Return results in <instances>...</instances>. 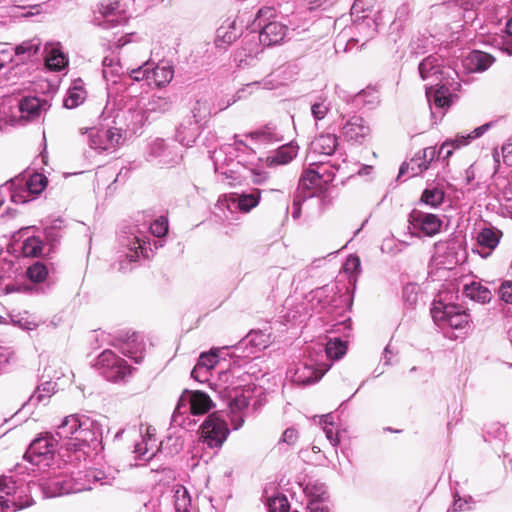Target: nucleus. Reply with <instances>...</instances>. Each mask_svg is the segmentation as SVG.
Masks as SVG:
<instances>
[{
  "mask_svg": "<svg viewBox=\"0 0 512 512\" xmlns=\"http://www.w3.org/2000/svg\"><path fill=\"white\" fill-rule=\"evenodd\" d=\"M42 241L38 237H28L22 245V253L26 257H37L42 252Z\"/></svg>",
  "mask_w": 512,
  "mask_h": 512,
  "instance_id": "52",
  "label": "nucleus"
},
{
  "mask_svg": "<svg viewBox=\"0 0 512 512\" xmlns=\"http://www.w3.org/2000/svg\"><path fill=\"white\" fill-rule=\"evenodd\" d=\"M147 244L148 236L144 232L140 230L131 232L130 236L123 242V246L127 251L124 258L119 260L118 270L122 272L130 271L132 263L138 261L141 256L147 257L149 250Z\"/></svg>",
  "mask_w": 512,
  "mask_h": 512,
  "instance_id": "9",
  "label": "nucleus"
},
{
  "mask_svg": "<svg viewBox=\"0 0 512 512\" xmlns=\"http://www.w3.org/2000/svg\"><path fill=\"white\" fill-rule=\"evenodd\" d=\"M298 431L295 428H287L283 434L281 439L279 440L280 443H285L289 446L294 445L298 440Z\"/></svg>",
  "mask_w": 512,
  "mask_h": 512,
  "instance_id": "62",
  "label": "nucleus"
},
{
  "mask_svg": "<svg viewBox=\"0 0 512 512\" xmlns=\"http://www.w3.org/2000/svg\"><path fill=\"white\" fill-rule=\"evenodd\" d=\"M150 64L148 62L144 63L142 66H139L138 68L132 69L130 71V77L134 81H141L144 79H147L150 81Z\"/></svg>",
  "mask_w": 512,
  "mask_h": 512,
  "instance_id": "60",
  "label": "nucleus"
},
{
  "mask_svg": "<svg viewBox=\"0 0 512 512\" xmlns=\"http://www.w3.org/2000/svg\"><path fill=\"white\" fill-rule=\"evenodd\" d=\"M229 433L226 421L217 413L210 414L201 425V439L209 448H220Z\"/></svg>",
  "mask_w": 512,
  "mask_h": 512,
  "instance_id": "11",
  "label": "nucleus"
},
{
  "mask_svg": "<svg viewBox=\"0 0 512 512\" xmlns=\"http://www.w3.org/2000/svg\"><path fill=\"white\" fill-rule=\"evenodd\" d=\"M248 137L251 138L256 144L270 145L282 142L284 140L281 129L273 123H268L265 126L251 132Z\"/></svg>",
  "mask_w": 512,
  "mask_h": 512,
  "instance_id": "23",
  "label": "nucleus"
},
{
  "mask_svg": "<svg viewBox=\"0 0 512 512\" xmlns=\"http://www.w3.org/2000/svg\"><path fill=\"white\" fill-rule=\"evenodd\" d=\"M408 223L412 236L433 237L441 231L443 219L439 215L413 209L409 214Z\"/></svg>",
  "mask_w": 512,
  "mask_h": 512,
  "instance_id": "7",
  "label": "nucleus"
},
{
  "mask_svg": "<svg viewBox=\"0 0 512 512\" xmlns=\"http://www.w3.org/2000/svg\"><path fill=\"white\" fill-rule=\"evenodd\" d=\"M501 232L495 228H483L477 235V242L482 248L493 250L497 247Z\"/></svg>",
  "mask_w": 512,
  "mask_h": 512,
  "instance_id": "45",
  "label": "nucleus"
},
{
  "mask_svg": "<svg viewBox=\"0 0 512 512\" xmlns=\"http://www.w3.org/2000/svg\"><path fill=\"white\" fill-rule=\"evenodd\" d=\"M150 81L157 87H163L171 82L174 77V69L168 63L160 62L150 70Z\"/></svg>",
  "mask_w": 512,
  "mask_h": 512,
  "instance_id": "37",
  "label": "nucleus"
},
{
  "mask_svg": "<svg viewBox=\"0 0 512 512\" xmlns=\"http://www.w3.org/2000/svg\"><path fill=\"white\" fill-rule=\"evenodd\" d=\"M56 435L60 439L67 440L65 450L74 453V457L67 455V461L73 462L84 457L86 447L101 442L102 427L100 423L87 415L71 414L63 418L57 427Z\"/></svg>",
  "mask_w": 512,
  "mask_h": 512,
  "instance_id": "2",
  "label": "nucleus"
},
{
  "mask_svg": "<svg viewBox=\"0 0 512 512\" xmlns=\"http://www.w3.org/2000/svg\"><path fill=\"white\" fill-rule=\"evenodd\" d=\"M489 128L488 124L479 126L475 128L472 132L467 134H457L454 138L448 139L441 145V152H443L448 147H453L455 149H459L463 146L468 145L472 140L479 138L482 136L487 129Z\"/></svg>",
  "mask_w": 512,
  "mask_h": 512,
  "instance_id": "30",
  "label": "nucleus"
},
{
  "mask_svg": "<svg viewBox=\"0 0 512 512\" xmlns=\"http://www.w3.org/2000/svg\"><path fill=\"white\" fill-rule=\"evenodd\" d=\"M500 299L512 304V281H505L499 288Z\"/></svg>",
  "mask_w": 512,
  "mask_h": 512,
  "instance_id": "63",
  "label": "nucleus"
},
{
  "mask_svg": "<svg viewBox=\"0 0 512 512\" xmlns=\"http://www.w3.org/2000/svg\"><path fill=\"white\" fill-rule=\"evenodd\" d=\"M157 450L150 448L149 443L145 438H142V442L135 445L134 453H136L141 460H150L153 458Z\"/></svg>",
  "mask_w": 512,
  "mask_h": 512,
  "instance_id": "58",
  "label": "nucleus"
},
{
  "mask_svg": "<svg viewBox=\"0 0 512 512\" xmlns=\"http://www.w3.org/2000/svg\"><path fill=\"white\" fill-rule=\"evenodd\" d=\"M218 363V356L215 353H202L198 359L197 364L193 368V374L197 377H201L199 372H209Z\"/></svg>",
  "mask_w": 512,
  "mask_h": 512,
  "instance_id": "48",
  "label": "nucleus"
},
{
  "mask_svg": "<svg viewBox=\"0 0 512 512\" xmlns=\"http://www.w3.org/2000/svg\"><path fill=\"white\" fill-rule=\"evenodd\" d=\"M211 109L207 100L198 99L193 104L190 114L186 117L197 120V122L203 126H206V123L210 117Z\"/></svg>",
  "mask_w": 512,
  "mask_h": 512,
  "instance_id": "44",
  "label": "nucleus"
},
{
  "mask_svg": "<svg viewBox=\"0 0 512 512\" xmlns=\"http://www.w3.org/2000/svg\"><path fill=\"white\" fill-rule=\"evenodd\" d=\"M268 508L270 512H288L289 502L284 495H277L268 500Z\"/></svg>",
  "mask_w": 512,
  "mask_h": 512,
  "instance_id": "57",
  "label": "nucleus"
},
{
  "mask_svg": "<svg viewBox=\"0 0 512 512\" xmlns=\"http://www.w3.org/2000/svg\"><path fill=\"white\" fill-rule=\"evenodd\" d=\"M494 58L485 52L474 50L465 58V66L472 72H482L488 69Z\"/></svg>",
  "mask_w": 512,
  "mask_h": 512,
  "instance_id": "32",
  "label": "nucleus"
},
{
  "mask_svg": "<svg viewBox=\"0 0 512 512\" xmlns=\"http://www.w3.org/2000/svg\"><path fill=\"white\" fill-rule=\"evenodd\" d=\"M419 290V286L414 283H409L403 288V300L408 307L412 308L417 304Z\"/></svg>",
  "mask_w": 512,
  "mask_h": 512,
  "instance_id": "56",
  "label": "nucleus"
},
{
  "mask_svg": "<svg viewBox=\"0 0 512 512\" xmlns=\"http://www.w3.org/2000/svg\"><path fill=\"white\" fill-rule=\"evenodd\" d=\"M422 80H431L426 86V96L430 104L431 117L440 120L453 102L456 92L460 89L458 73L439 63L436 56L430 55L423 59L418 66Z\"/></svg>",
  "mask_w": 512,
  "mask_h": 512,
  "instance_id": "1",
  "label": "nucleus"
},
{
  "mask_svg": "<svg viewBox=\"0 0 512 512\" xmlns=\"http://www.w3.org/2000/svg\"><path fill=\"white\" fill-rule=\"evenodd\" d=\"M172 492L175 512H190L191 496L187 489L182 485H175Z\"/></svg>",
  "mask_w": 512,
  "mask_h": 512,
  "instance_id": "41",
  "label": "nucleus"
},
{
  "mask_svg": "<svg viewBox=\"0 0 512 512\" xmlns=\"http://www.w3.org/2000/svg\"><path fill=\"white\" fill-rule=\"evenodd\" d=\"M26 274L31 281L40 283L46 279L48 269L43 263L36 262L27 269Z\"/></svg>",
  "mask_w": 512,
  "mask_h": 512,
  "instance_id": "54",
  "label": "nucleus"
},
{
  "mask_svg": "<svg viewBox=\"0 0 512 512\" xmlns=\"http://www.w3.org/2000/svg\"><path fill=\"white\" fill-rule=\"evenodd\" d=\"M172 107V100L166 96H151L144 104L143 111H131L128 114L131 123L128 125L133 132L141 128L147 120L146 114H163L168 112Z\"/></svg>",
  "mask_w": 512,
  "mask_h": 512,
  "instance_id": "15",
  "label": "nucleus"
},
{
  "mask_svg": "<svg viewBox=\"0 0 512 512\" xmlns=\"http://www.w3.org/2000/svg\"><path fill=\"white\" fill-rule=\"evenodd\" d=\"M118 348L123 355L134 359L135 363H140L142 361V356L138 355V353H141L142 351V343L138 341L134 334L126 341L119 343Z\"/></svg>",
  "mask_w": 512,
  "mask_h": 512,
  "instance_id": "42",
  "label": "nucleus"
},
{
  "mask_svg": "<svg viewBox=\"0 0 512 512\" xmlns=\"http://www.w3.org/2000/svg\"><path fill=\"white\" fill-rule=\"evenodd\" d=\"M434 45L433 36L427 32L414 34L409 43L410 53L420 55L428 52Z\"/></svg>",
  "mask_w": 512,
  "mask_h": 512,
  "instance_id": "39",
  "label": "nucleus"
},
{
  "mask_svg": "<svg viewBox=\"0 0 512 512\" xmlns=\"http://www.w3.org/2000/svg\"><path fill=\"white\" fill-rule=\"evenodd\" d=\"M102 66L103 77L108 81L116 82L115 78L125 73L116 56H106L102 61Z\"/></svg>",
  "mask_w": 512,
  "mask_h": 512,
  "instance_id": "43",
  "label": "nucleus"
},
{
  "mask_svg": "<svg viewBox=\"0 0 512 512\" xmlns=\"http://www.w3.org/2000/svg\"><path fill=\"white\" fill-rule=\"evenodd\" d=\"M444 200V192L439 188L425 189L421 201L431 207H438Z\"/></svg>",
  "mask_w": 512,
  "mask_h": 512,
  "instance_id": "51",
  "label": "nucleus"
},
{
  "mask_svg": "<svg viewBox=\"0 0 512 512\" xmlns=\"http://www.w3.org/2000/svg\"><path fill=\"white\" fill-rule=\"evenodd\" d=\"M360 259L357 256H349L344 264V271L350 274L358 272L360 269Z\"/></svg>",
  "mask_w": 512,
  "mask_h": 512,
  "instance_id": "64",
  "label": "nucleus"
},
{
  "mask_svg": "<svg viewBox=\"0 0 512 512\" xmlns=\"http://www.w3.org/2000/svg\"><path fill=\"white\" fill-rule=\"evenodd\" d=\"M45 61L47 67L54 71H60L68 64V59L63 53L60 43H48L45 45Z\"/></svg>",
  "mask_w": 512,
  "mask_h": 512,
  "instance_id": "27",
  "label": "nucleus"
},
{
  "mask_svg": "<svg viewBox=\"0 0 512 512\" xmlns=\"http://www.w3.org/2000/svg\"><path fill=\"white\" fill-rule=\"evenodd\" d=\"M254 392L255 388L251 386L224 387L220 390V394L228 404L229 416L234 430L239 429L244 424L246 411Z\"/></svg>",
  "mask_w": 512,
  "mask_h": 512,
  "instance_id": "5",
  "label": "nucleus"
},
{
  "mask_svg": "<svg viewBox=\"0 0 512 512\" xmlns=\"http://www.w3.org/2000/svg\"><path fill=\"white\" fill-rule=\"evenodd\" d=\"M331 365L319 364L314 359L309 358L299 362L294 369L289 370L291 380L301 386L310 385L318 382L329 370Z\"/></svg>",
  "mask_w": 512,
  "mask_h": 512,
  "instance_id": "12",
  "label": "nucleus"
},
{
  "mask_svg": "<svg viewBox=\"0 0 512 512\" xmlns=\"http://www.w3.org/2000/svg\"><path fill=\"white\" fill-rule=\"evenodd\" d=\"M383 24V11L377 10L373 14L361 16V21L355 20V27L359 31H366L367 38L373 37Z\"/></svg>",
  "mask_w": 512,
  "mask_h": 512,
  "instance_id": "29",
  "label": "nucleus"
},
{
  "mask_svg": "<svg viewBox=\"0 0 512 512\" xmlns=\"http://www.w3.org/2000/svg\"><path fill=\"white\" fill-rule=\"evenodd\" d=\"M205 126L197 120L184 117L176 129V139L184 146L191 147Z\"/></svg>",
  "mask_w": 512,
  "mask_h": 512,
  "instance_id": "21",
  "label": "nucleus"
},
{
  "mask_svg": "<svg viewBox=\"0 0 512 512\" xmlns=\"http://www.w3.org/2000/svg\"><path fill=\"white\" fill-rule=\"evenodd\" d=\"M12 186V202L23 204L33 196L40 194L46 187L47 180L42 174H33L27 180L15 178L10 181Z\"/></svg>",
  "mask_w": 512,
  "mask_h": 512,
  "instance_id": "10",
  "label": "nucleus"
},
{
  "mask_svg": "<svg viewBox=\"0 0 512 512\" xmlns=\"http://www.w3.org/2000/svg\"><path fill=\"white\" fill-rule=\"evenodd\" d=\"M333 177L334 175L328 173L326 165H316L315 163H311L310 167L300 178L297 190L303 193H315L314 189L321 188L323 183L327 184L333 180Z\"/></svg>",
  "mask_w": 512,
  "mask_h": 512,
  "instance_id": "18",
  "label": "nucleus"
},
{
  "mask_svg": "<svg viewBox=\"0 0 512 512\" xmlns=\"http://www.w3.org/2000/svg\"><path fill=\"white\" fill-rule=\"evenodd\" d=\"M314 197V192L303 193L301 191H296L293 203H292V217L294 220H298L301 216V207L304 202Z\"/></svg>",
  "mask_w": 512,
  "mask_h": 512,
  "instance_id": "55",
  "label": "nucleus"
},
{
  "mask_svg": "<svg viewBox=\"0 0 512 512\" xmlns=\"http://www.w3.org/2000/svg\"><path fill=\"white\" fill-rule=\"evenodd\" d=\"M95 365L107 380L113 382L124 380L132 372L127 362L112 350L103 351L98 356Z\"/></svg>",
  "mask_w": 512,
  "mask_h": 512,
  "instance_id": "8",
  "label": "nucleus"
},
{
  "mask_svg": "<svg viewBox=\"0 0 512 512\" xmlns=\"http://www.w3.org/2000/svg\"><path fill=\"white\" fill-rule=\"evenodd\" d=\"M40 486L46 497L50 498L83 492L85 489L80 482H73V478L65 474L49 476L41 481Z\"/></svg>",
  "mask_w": 512,
  "mask_h": 512,
  "instance_id": "16",
  "label": "nucleus"
},
{
  "mask_svg": "<svg viewBox=\"0 0 512 512\" xmlns=\"http://www.w3.org/2000/svg\"><path fill=\"white\" fill-rule=\"evenodd\" d=\"M86 98V91L82 86L81 80H76L72 87L67 91V96L64 99V106L68 109L78 107L84 102Z\"/></svg>",
  "mask_w": 512,
  "mask_h": 512,
  "instance_id": "40",
  "label": "nucleus"
},
{
  "mask_svg": "<svg viewBox=\"0 0 512 512\" xmlns=\"http://www.w3.org/2000/svg\"><path fill=\"white\" fill-rule=\"evenodd\" d=\"M305 496L309 502L317 501L322 502L326 495V486L324 483L315 479H308L303 483H299Z\"/></svg>",
  "mask_w": 512,
  "mask_h": 512,
  "instance_id": "38",
  "label": "nucleus"
},
{
  "mask_svg": "<svg viewBox=\"0 0 512 512\" xmlns=\"http://www.w3.org/2000/svg\"><path fill=\"white\" fill-rule=\"evenodd\" d=\"M41 42L39 39H32L24 41L17 45L15 48H11L9 52H14V55L21 57V60L28 59L36 55L40 49Z\"/></svg>",
  "mask_w": 512,
  "mask_h": 512,
  "instance_id": "46",
  "label": "nucleus"
},
{
  "mask_svg": "<svg viewBox=\"0 0 512 512\" xmlns=\"http://www.w3.org/2000/svg\"><path fill=\"white\" fill-rule=\"evenodd\" d=\"M431 314L436 322H442L454 329H465L470 321V316L465 311L460 310L455 305H435L431 309Z\"/></svg>",
  "mask_w": 512,
  "mask_h": 512,
  "instance_id": "17",
  "label": "nucleus"
},
{
  "mask_svg": "<svg viewBox=\"0 0 512 512\" xmlns=\"http://www.w3.org/2000/svg\"><path fill=\"white\" fill-rule=\"evenodd\" d=\"M150 232L156 237H163L168 232V220L166 217L156 219L149 226Z\"/></svg>",
  "mask_w": 512,
  "mask_h": 512,
  "instance_id": "59",
  "label": "nucleus"
},
{
  "mask_svg": "<svg viewBox=\"0 0 512 512\" xmlns=\"http://www.w3.org/2000/svg\"><path fill=\"white\" fill-rule=\"evenodd\" d=\"M0 512H16L34 504L30 484L14 474L0 476Z\"/></svg>",
  "mask_w": 512,
  "mask_h": 512,
  "instance_id": "4",
  "label": "nucleus"
},
{
  "mask_svg": "<svg viewBox=\"0 0 512 512\" xmlns=\"http://www.w3.org/2000/svg\"><path fill=\"white\" fill-rule=\"evenodd\" d=\"M506 37L502 39L500 49L512 56V18L506 24Z\"/></svg>",
  "mask_w": 512,
  "mask_h": 512,
  "instance_id": "61",
  "label": "nucleus"
},
{
  "mask_svg": "<svg viewBox=\"0 0 512 512\" xmlns=\"http://www.w3.org/2000/svg\"><path fill=\"white\" fill-rule=\"evenodd\" d=\"M150 155L155 158H160L159 162L163 165L177 164L182 158L181 155L170 150L163 139H156L151 143Z\"/></svg>",
  "mask_w": 512,
  "mask_h": 512,
  "instance_id": "26",
  "label": "nucleus"
},
{
  "mask_svg": "<svg viewBox=\"0 0 512 512\" xmlns=\"http://www.w3.org/2000/svg\"><path fill=\"white\" fill-rule=\"evenodd\" d=\"M260 191L254 190L251 193H243L237 198L233 197V201H237L238 208L243 212H249L251 209L256 207L260 201Z\"/></svg>",
  "mask_w": 512,
  "mask_h": 512,
  "instance_id": "47",
  "label": "nucleus"
},
{
  "mask_svg": "<svg viewBox=\"0 0 512 512\" xmlns=\"http://www.w3.org/2000/svg\"><path fill=\"white\" fill-rule=\"evenodd\" d=\"M347 351L346 342L340 338L330 339L325 348L326 355L329 359L338 360L342 358Z\"/></svg>",
  "mask_w": 512,
  "mask_h": 512,
  "instance_id": "49",
  "label": "nucleus"
},
{
  "mask_svg": "<svg viewBox=\"0 0 512 512\" xmlns=\"http://www.w3.org/2000/svg\"><path fill=\"white\" fill-rule=\"evenodd\" d=\"M101 17L109 19L113 23H121L125 21L127 16L124 9V4L119 0H102L100 1L95 10ZM94 22L99 25L98 17L95 15Z\"/></svg>",
  "mask_w": 512,
  "mask_h": 512,
  "instance_id": "20",
  "label": "nucleus"
},
{
  "mask_svg": "<svg viewBox=\"0 0 512 512\" xmlns=\"http://www.w3.org/2000/svg\"><path fill=\"white\" fill-rule=\"evenodd\" d=\"M340 135L348 143L362 144L370 137L371 128L359 115L344 116L340 124Z\"/></svg>",
  "mask_w": 512,
  "mask_h": 512,
  "instance_id": "13",
  "label": "nucleus"
},
{
  "mask_svg": "<svg viewBox=\"0 0 512 512\" xmlns=\"http://www.w3.org/2000/svg\"><path fill=\"white\" fill-rule=\"evenodd\" d=\"M331 108V103L327 97L319 96L311 103V115L317 122L323 120Z\"/></svg>",
  "mask_w": 512,
  "mask_h": 512,
  "instance_id": "50",
  "label": "nucleus"
},
{
  "mask_svg": "<svg viewBox=\"0 0 512 512\" xmlns=\"http://www.w3.org/2000/svg\"><path fill=\"white\" fill-rule=\"evenodd\" d=\"M338 146V137L333 133L320 134L310 144L309 156L332 155Z\"/></svg>",
  "mask_w": 512,
  "mask_h": 512,
  "instance_id": "25",
  "label": "nucleus"
},
{
  "mask_svg": "<svg viewBox=\"0 0 512 512\" xmlns=\"http://www.w3.org/2000/svg\"><path fill=\"white\" fill-rule=\"evenodd\" d=\"M437 158V150L435 147H426L417 152L415 156L408 162L403 163L400 167L398 178L405 174L414 177L426 171L430 164Z\"/></svg>",
  "mask_w": 512,
  "mask_h": 512,
  "instance_id": "19",
  "label": "nucleus"
},
{
  "mask_svg": "<svg viewBox=\"0 0 512 512\" xmlns=\"http://www.w3.org/2000/svg\"><path fill=\"white\" fill-rule=\"evenodd\" d=\"M214 407L210 396L202 391H185L179 398L177 406L172 414V423L188 429L196 420L190 416H201L208 413Z\"/></svg>",
  "mask_w": 512,
  "mask_h": 512,
  "instance_id": "3",
  "label": "nucleus"
},
{
  "mask_svg": "<svg viewBox=\"0 0 512 512\" xmlns=\"http://www.w3.org/2000/svg\"><path fill=\"white\" fill-rule=\"evenodd\" d=\"M57 440L53 436L45 435L32 441L24 458L36 466H48L56 450Z\"/></svg>",
  "mask_w": 512,
  "mask_h": 512,
  "instance_id": "14",
  "label": "nucleus"
},
{
  "mask_svg": "<svg viewBox=\"0 0 512 512\" xmlns=\"http://www.w3.org/2000/svg\"><path fill=\"white\" fill-rule=\"evenodd\" d=\"M298 152V147L292 143L282 145L274 154L267 157L268 165H285L292 161Z\"/></svg>",
  "mask_w": 512,
  "mask_h": 512,
  "instance_id": "35",
  "label": "nucleus"
},
{
  "mask_svg": "<svg viewBox=\"0 0 512 512\" xmlns=\"http://www.w3.org/2000/svg\"><path fill=\"white\" fill-rule=\"evenodd\" d=\"M56 392V383L46 381L39 385L23 407H36L39 404H47L50 397Z\"/></svg>",
  "mask_w": 512,
  "mask_h": 512,
  "instance_id": "33",
  "label": "nucleus"
},
{
  "mask_svg": "<svg viewBox=\"0 0 512 512\" xmlns=\"http://www.w3.org/2000/svg\"><path fill=\"white\" fill-rule=\"evenodd\" d=\"M240 34L236 27V20L227 19L218 29L215 43L218 47H225L234 42Z\"/></svg>",
  "mask_w": 512,
  "mask_h": 512,
  "instance_id": "31",
  "label": "nucleus"
},
{
  "mask_svg": "<svg viewBox=\"0 0 512 512\" xmlns=\"http://www.w3.org/2000/svg\"><path fill=\"white\" fill-rule=\"evenodd\" d=\"M47 109V102L37 97H25L19 102L21 117L32 120Z\"/></svg>",
  "mask_w": 512,
  "mask_h": 512,
  "instance_id": "28",
  "label": "nucleus"
},
{
  "mask_svg": "<svg viewBox=\"0 0 512 512\" xmlns=\"http://www.w3.org/2000/svg\"><path fill=\"white\" fill-rule=\"evenodd\" d=\"M463 293L469 299L478 303H488L492 298V293L488 287L479 281H471L464 285Z\"/></svg>",
  "mask_w": 512,
  "mask_h": 512,
  "instance_id": "34",
  "label": "nucleus"
},
{
  "mask_svg": "<svg viewBox=\"0 0 512 512\" xmlns=\"http://www.w3.org/2000/svg\"><path fill=\"white\" fill-rule=\"evenodd\" d=\"M270 335L263 331H251L244 339H242L236 350L248 349L247 357L256 354L267 348L270 344Z\"/></svg>",
  "mask_w": 512,
  "mask_h": 512,
  "instance_id": "22",
  "label": "nucleus"
},
{
  "mask_svg": "<svg viewBox=\"0 0 512 512\" xmlns=\"http://www.w3.org/2000/svg\"><path fill=\"white\" fill-rule=\"evenodd\" d=\"M288 28L277 21L267 23L259 33V41L264 46H272L283 41Z\"/></svg>",
  "mask_w": 512,
  "mask_h": 512,
  "instance_id": "24",
  "label": "nucleus"
},
{
  "mask_svg": "<svg viewBox=\"0 0 512 512\" xmlns=\"http://www.w3.org/2000/svg\"><path fill=\"white\" fill-rule=\"evenodd\" d=\"M106 476L104 472L97 469H89L86 471H79L76 477L73 478V482H80L85 489L83 491H88L93 489V484L100 483V485L106 484L105 481Z\"/></svg>",
  "mask_w": 512,
  "mask_h": 512,
  "instance_id": "36",
  "label": "nucleus"
},
{
  "mask_svg": "<svg viewBox=\"0 0 512 512\" xmlns=\"http://www.w3.org/2000/svg\"><path fill=\"white\" fill-rule=\"evenodd\" d=\"M411 12L410 5L408 3L401 4L395 13V18L391 23L390 29L399 32L403 29V23L408 19Z\"/></svg>",
  "mask_w": 512,
  "mask_h": 512,
  "instance_id": "53",
  "label": "nucleus"
},
{
  "mask_svg": "<svg viewBox=\"0 0 512 512\" xmlns=\"http://www.w3.org/2000/svg\"><path fill=\"white\" fill-rule=\"evenodd\" d=\"M80 133L88 134V145L99 152H113L125 141L122 130L116 127L107 129L81 128Z\"/></svg>",
  "mask_w": 512,
  "mask_h": 512,
  "instance_id": "6",
  "label": "nucleus"
}]
</instances>
